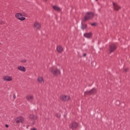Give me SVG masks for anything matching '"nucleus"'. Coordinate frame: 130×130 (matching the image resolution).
<instances>
[{
  "label": "nucleus",
  "instance_id": "f257e3e1",
  "mask_svg": "<svg viewBox=\"0 0 130 130\" xmlns=\"http://www.w3.org/2000/svg\"><path fill=\"white\" fill-rule=\"evenodd\" d=\"M94 16V14L92 12H88L86 14L85 17L82 20L83 22H86V21H88V20H90L92 19Z\"/></svg>",
  "mask_w": 130,
  "mask_h": 130
},
{
  "label": "nucleus",
  "instance_id": "f03ea898",
  "mask_svg": "<svg viewBox=\"0 0 130 130\" xmlns=\"http://www.w3.org/2000/svg\"><path fill=\"white\" fill-rule=\"evenodd\" d=\"M50 72L54 76H58V75H60V71L57 68H51Z\"/></svg>",
  "mask_w": 130,
  "mask_h": 130
},
{
  "label": "nucleus",
  "instance_id": "7ed1b4c3",
  "mask_svg": "<svg viewBox=\"0 0 130 130\" xmlns=\"http://www.w3.org/2000/svg\"><path fill=\"white\" fill-rule=\"evenodd\" d=\"M25 120V119H24V117L19 116L17 117L15 119V121L16 123H24V121Z\"/></svg>",
  "mask_w": 130,
  "mask_h": 130
},
{
  "label": "nucleus",
  "instance_id": "20e7f679",
  "mask_svg": "<svg viewBox=\"0 0 130 130\" xmlns=\"http://www.w3.org/2000/svg\"><path fill=\"white\" fill-rule=\"evenodd\" d=\"M3 80L6 82H11L13 81V77L9 75H5L3 77Z\"/></svg>",
  "mask_w": 130,
  "mask_h": 130
},
{
  "label": "nucleus",
  "instance_id": "39448f33",
  "mask_svg": "<svg viewBox=\"0 0 130 130\" xmlns=\"http://www.w3.org/2000/svg\"><path fill=\"white\" fill-rule=\"evenodd\" d=\"M15 17L20 21H24L25 19V17H23V15H22V14L21 13H17Z\"/></svg>",
  "mask_w": 130,
  "mask_h": 130
},
{
  "label": "nucleus",
  "instance_id": "423d86ee",
  "mask_svg": "<svg viewBox=\"0 0 130 130\" xmlns=\"http://www.w3.org/2000/svg\"><path fill=\"white\" fill-rule=\"evenodd\" d=\"M116 49V45L114 44H112L111 46H110V48L109 49V53H111V52H113L114 50Z\"/></svg>",
  "mask_w": 130,
  "mask_h": 130
},
{
  "label": "nucleus",
  "instance_id": "0eeeda50",
  "mask_svg": "<svg viewBox=\"0 0 130 130\" xmlns=\"http://www.w3.org/2000/svg\"><path fill=\"white\" fill-rule=\"evenodd\" d=\"M113 6L114 11H118L120 9H121L120 6H119L117 3L113 2Z\"/></svg>",
  "mask_w": 130,
  "mask_h": 130
},
{
  "label": "nucleus",
  "instance_id": "6e6552de",
  "mask_svg": "<svg viewBox=\"0 0 130 130\" xmlns=\"http://www.w3.org/2000/svg\"><path fill=\"white\" fill-rule=\"evenodd\" d=\"M60 99L63 101H69V100L71 99V98H70V96L68 95H61Z\"/></svg>",
  "mask_w": 130,
  "mask_h": 130
},
{
  "label": "nucleus",
  "instance_id": "1a4fd4ad",
  "mask_svg": "<svg viewBox=\"0 0 130 130\" xmlns=\"http://www.w3.org/2000/svg\"><path fill=\"white\" fill-rule=\"evenodd\" d=\"M26 99L28 102L31 103L32 101H33V95L32 94H28L26 97Z\"/></svg>",
  "mask_w": 130,
  "mask_h": 130
},
{
  "label": "nucleus",
  "instance_id": "9d476101",
  "mask_svg": "<svg viewBox=\"0 0 130 130\" xmlns=\"http://www.w3.org/2000/svg\"><path fill=\"white\" fill-rule=\"evenodd\" d=\"M95 92H96V89H95V88H93L91 90L85 92V94L91 95V94H94Z\"/></svg>",
  "mask_w": 130,
  "mask_h": 130
},
{
  "label": "nucleus",
  "instance_id": "9b49d317",
  "mask_svg": "<svg viewBox=\"0 0 130 130\" xmlns=\"http://www.w3.org/2000/svg\"><path fill=\"white\" fill-rule=\"evenodd\" d=\"M34 28L36 30H39V29H40V28H41V24L36 22L34 24Z\"/></svg>",
  "mask_w": 130,
  "mask_h": 130
},
{
  "label": "nucleus",
  "instance_id": "f8f14e48",
  "mask_svg": "<svg viewBox=\"0 0 130 130\" xmlns=\"http://www.w3.org/2000/svg\"><path fill=\"white\" fill-rule=\"evenodd\" d=\"M52 8L54 11H56V12H61V8L56 5L53 6Z\"/></svg>",
  "mask_w": 130,
  "mask_h": 130
},
{
  "label": "nucleus",
  "instance_id": "ddd939ff",
  "mask_svg": "<svg viewBox=\"0 0 130 130\" xmlns=\"http://www.w3.org/2000/svg\"><path fill=\"white\" fill-rule=\"evenodd\" d=\"M38 81L41 84L44 83V78L42 76H39L38 77Z\"/></svg>",
  "mask_w": 130,
  "mask_h": 130
},
{
  "label": "nucleus",
  "instance_id": "4468645a",
  "mask_svg": "<svg viewBox=\"0 0 130 130\" xmlns=\"http://www.w3.org/2000/svg\"><path fill=\"white\" fill-rule=\"evenodd\" d=\"M84 37L85 38H91L92 37V33L91 32H87L84 34Z\"/></svg>",
  "mask_w": 130,
  "mask_h": 130
},
{
  "label": "nucleus",
  "instance_id": "2eb2a0df",
  "mask_svg": "<svg viewBox=\"0 0 130 130\" xmlns=\"http://www.w3.org/2000/svg\"><path fill=\"white\" fill-rule=\"evenodd\" d=\"M17 69L18 70H19V71H21V72H26V68H25V67L23 66H18L17 67Z\"/></svg>",
  "mask_w": 130,
  "mask_h": 130
},
{
  "label": "nucleus",
  "instance_id": "dca6fc26",
  "mask_svg": "<svg viewBox=\"0 0 130 130\" xmlns=\"http://www.w3.org/2000/svg\"><path fill=\"white\" fill-rule=\"evenodd\" d=\"M57 50L58 52H62V50H63V49L62 48V47L61 46H58L57 47Z\"/></svg>",
  "mask_w": 130,
  "mask_h": 130
},
{
  "label": "nucleus",
  "instance_id": "f3484780",
  "mask_svg": "<svg viewBox=\"0 0 130 130\" xmlns=\"http://www.w3.org/2000/svg\"><path fill=\"white\" fill-rule=\"evenodd\" d=\"M71 128H76L78 127V123L76 122H74L72 124L71 126H70Z\"/></svg>",
  "mask_w": 130,
  "mask_h": 130
},
{
  "label": "nucleus",
  "instance_id": "a211bd4d",
  "mask_svg": "<svg viewBox=\"0 0 130 130\" xmlns=\"http://www.w3.org/2000/svg\"><path fill=\"white\" fill-rule=\"evenodd\" d=\"M81 28L82 30L86 29L87 28V25H85V24L82 25Z\"/></svg>",
  "mask_w": 130,
  "mask_h": 130
},
{
  "label": "nucleus",
  "instance_id": "6ab92c4d",
  "mask_svg": "<svg viewBox=\"0 0 130 130\" xmlns=\"http://www.w3.org/2000/svg\"><path fill=\"white\" fill-rule=\"evenodd\" d=\"M56 117H57L58 118H59V117H60V114H56Z\"/></svg>",
  "mask_w": 130,
  "mask_h": 130
},
{
  "label": "nucleus",
  "instance_id": "aec40b11",
  "mask_svg": "<svg viewBox=\"0 0 130 130\" xmlns=\"http://www.w3.org/2000/svg\"><path fill=\"white\" fill-rule=\"evenodd\" d=\"M96 25H97V23H91V26H96Z\"/></svg>",
  "mask_w": 130,
  "mask_h": 130
},
{
  "label": "nucleus",
  "instance_id": "412c9836",
  "mask_svg": "<svg viewBox=\"0 0 130 130\" xmlns=\"http://www.w3.org/2000/svg\"><path fill=\"white\" fill-rule=\"evenodd\" d=\"M13 99H16V94H13Z\"/></svg>",
  "mask_w": 130,
  "mask_h": 130
},
{
  "label": "nucleus",
  "instance_id": "4be33fe9",
  "mask_svg": "<svg viewBox=\"0 0 130 130\" xmlns=\"http://www.w3.org/2000/svg\"><path fill=\"white\" fill-rule=\"evenodd\" d=\"M21 62H26V59H23L21 60Z\"/></svg>",
  "mask_w": 130,
  "mask_h": 130
},
{
  "label": "nucleus",
  "instance_id": "5701e85b",
  "mask_svg": "<svg viewBox=\"0 0 130 130\" xmlns=\"http://www.w3.org/2000/svg\"><path fill=\"white\" fill-rule=\"evenodd\" d=\"M34 119H37V116H34Z\"/></svg>",
  "mask_w": 130,
  "mask_h": 130
},
{
  "label": "nucleus",
  "instance_id": "b1692460",
  "mask_svg": "<svg viewBox=\"0 0 130 130\" xmlns=\"http://www.w3.org/2000/svg\"><path fill=\"white\" fill-rule=\"evenodd\" d=\"M5 126H6V127H9V125L6 124V125H5Z\"/></svg>",
  "mask_w": 130,
  "mask_h": 130
},
{
  "label": "nucleus",
  "instance_id": "393cba45",
  "mask_svg": "<svg viewBox=\"0 0 130 130\" xmlns=\"http://www.w3.org/2000/svg\"><path fill=\"white\" fill-rule=\"evenodd\" d=\"M86 53H84V54H83V56H86Z\"/></svg>",
  "mask_w": 130,
  "mask_h": 130
},
{
  "label": "nucleus",
  "instance_id": "a878e982",
  "mask_svg": "<svg viewBox=\"0 0 130 130\" xmlns=\"http://www.w3.org/2000/svg\"><path fill=\"white\" fill-rule=\"evenodd\" d=\"M33 130H37V129H36V128H34Z\"/></svg>",
  "mask_w": 130,
  "mask_h": 130
},
{
  "label": "nucleus",
  "instance_id": "bb28decb",
  "mask_svg": "<svg viewBox=\"0 0 130 130\" xmlns=\"http://www.w3.org/2000/svg\"><path fill=\"white\" fill-rule=\"evenodd\" d=\"M45 1V2H47V0H44Z\"/></svg>",
  "mask_w": 130,
  "mask_h": 130
},
{
  "label": "nucleus",
  "instance_id": "cd10ccee",
  "mask_svg": "<svg viewBox=\"0 0 130 130\" xmlns=\"http://www.w3.org/2000/svg\"><path fill=\"white\" fill-rule=\"evenodd\" d=\"M96 2L98 1V0H95Z\"/></svg>",
  "mask_w": 130,
  "mask_h": 130
},
{
  "label": "nucleus",
  "instance_id": "c85d7f7f",
  "mask_svg": "<svg viewBox=\"0 0 130 130\" xmlns=\"http://www.w3.org/2000/svg\"><path fill=\"white\" fill-rule=\"evenodd\" d=\"M30 118H32V117H30Z\"/></svg>",
  "mask_w": 130,
  "mask_h": 130
},
{
  "label": "nucleus",
  "instance_id": "c756f323",
  "mask_svg": "<svg viewBox=\"0 0 130 130\" xmlns=\"http://www.w3.org/2000/svg\"><path fill=\"white\" fill-rule=\"evenodd\" d=\"M31 130H32V129Z\"/></svg>",
  "mask_w": 130,
  "mask_h": 130
}]
</instances>
